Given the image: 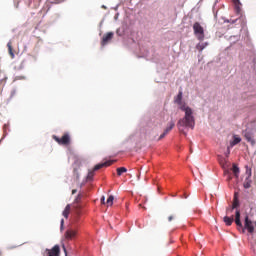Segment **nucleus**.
Instances as JSON below:
<instances>
[{
    "mask_svg": "<svg viewBox=\"0 0 256 256\" xmlns=\"http://www.w3.org/2000/svg\"><path fill=\"white\" fill-rule=\"evenodd\" d=\"M174 103L178 105L180 111H184L185 113L184 117L177 123L178 130L183 135H187L185 128L195 129V116H193V109L183 102V91H179L178 95L174 98Z\"/></svg>",
    "mask_w": 256,
    "mask_h": 256,
    "instance_id": "obj_1",
    "label": "nucleus"
},
{
    "mask_svg": "<svg viewBox=\"0 0 256 256\" xmlns=\"http://www.w3.org/2000/svg\"><path fill=\"white\" fill-rule=\"evenodd\" d=\"M194 35L197 37L198 41H203L205 39V30L199 22L193 24Z\"/></svg>",
    "mask_w": 256,
    "mask_h": 256,
    "instance_id": "obj_2",
    "label": "nucleus"
},
{
    "mask_svg": "<svg viewBox=\"0 0 256 256\" xmlns=\"http://www.w3.org/2000/svg\"><path fill=\"white\" fill-rule=\"evenodd\" d=\"M111 165H113V160H108V161H105V162H103V163L97 164V165L94 167L93 171H90V172L88 173L87 179H88L89 181H91V179H93V177H94V175H95L94 171H99V169H103V167H111Z\"/></svg>",
    "mask_w": 256,
    "mask_h": 256,
    "instance_id": "obj_3",
    "label": "nucleus"
},
{
    "mask_svg": "<svg viewBox=\"0 0 256 256\" xmlns=\"http://www.w3.org/2000/svg\"><path fill=\"white\" fill-rule=\"evenodd\" d=\"M245 229L251 235H253V233H255V222H253V220L249 219V215L245 216L244 228H242L243 233L245 232Z\"/></svg>",
    "mask_w": 256,
    "mask_h": 256,
    "instance_id": "obj_4",
    "label": "nucleus"
},
{
    "mask_svg": "<svg viewBox=\"0 0 256 256\" xmlns=\"http://www.w3.org/2000/svg\"><path fill=\"white\" fill-rule=\"evenodd\" d=\"M53 139L58 145H69L71 143V136L68 133L64 134L61 138L53 136Z\"/></svg>",
    "mask_w": 256,
    "mask_h": 256,
    "instance_id": "obj_5",
    "label": "nucleus"
},
{
    "mask_svg": "<svg viewBox=\"0 0 256 256\" xmlns=\"http://www.w3.org/2000/svg\"><path fill=\"white\" fill-rule=\"evenodd\" d=\"M77 229L70 227L66 230V232L64 233V237L66 239V241H73V239H75L77 237Z\"/></svg>",
    "mask_w": 256,
    "mask_h": 256,
    "instance_id": "obj_6",
    "label": "nucleus"
},
{
    "mask_svg": "<svg viewBox=\"0 0 256 256\" xmlns=\"http://www.w3.org/2000/svg\"><path fill=\"white\" fill-rule=\"evenodd\" d=\"M244 137H245L246 141L252 145V147H255L256 141L253 136V132L247 131V130L244 131Z\"/></svg>",
    "mask_w": 256,
    "mask_h": 256,
    "instance_id": "obj_7",
    "label": "nucleus"
},
{
    "mask_svg": "<svg viewBox=\"0 0 256 256\" xmlns=\"http://www.w3.org/2000/svg\"><path fill=\"white\" fill-rule=\"evenodd\" d=\"M48 252L47 256H60L61 255V248L59 245H55L52 249H46Z\"/></svg>",
    "mask_w": 256,
    "mask_h": 256,
    "instance_id": "obj_8",
    "label": "nucleus"
},
{
    "mask_svg": "<svg viewBox=\"0 0 256 256\" xmlns=\"http://www.w3.org/2000/svg\"><path fill=\"white\" fill-rule=\"evenodd\" d=\"M113 35H114L113 32H108V33L104 34L102 37L101 45L102 46L107 45V43H109V41H111V39H113Z\"/></svg>",
    "mask_w": 256,
    "mask_h": 256,
    "instance_id": "obj_9",
    "label": "nucleus"
},
{
    "mask_svg": "<svg viewBox=\"0 0 256 256\" xmlns=\"http://www.w3.org/2000/svg\"><path fill=\"white\" fill-rule=\"evenodd\" d=\"M235 223L237 227H240L241 229H243V223H241V212L239 210H236V213H235Z\"/></svg>",
    "mask_w": 256,
    "mask_h": 256,
    "instance_id": "obj_10",
    "label": "nucleus"
},
{
    "mask_svg": "<svg viewBox=\"0 0 256 256\" xmlns=\"http://www.w3.org/2000/svg\"><path fill=\"white\" fill-rule=\"evenodd\" d=\"M223 221L225 223V225H227L228 227H230V225H233V221H235V218H233V216L229 217V216H225L223 218Z\"/></svg>",
    "mask_w": 256,
    "mask_h": 256,
    "instance_id": "obj_11",
    "label": "nucleus"
},
{
    "mask_svg": "<svg viewBox=\"0 0 256 256\" xmlns=\"http://www.w3.org/2000/svg\"><path fill=\"white\" fill-rule=\"evenodd\" d=\"M7 47H8V53H9L11 59H15V53L13 52V43L8 42Z\"/></svg>",
    "mask_w": 256,
    "mask_h": 256,
    "instance_id": "obj_12",
    "label": "nucleus"
},
{
    "mask_svg": "<svg viewBox=\"0 0 256 256\" xmlns=\"http://www.w3.org/2000/svg\"><path fill=\"white\" fill-rule=\"evenodd\" d=\"M69 213H71V205H67L62 213L63 217H65V219H68L69 217Z\"/></svg>",
    "mask_w": 256,
    "mask_h": 256,
    "instance_id": "obj_13",
    "label": "nucleus"
},
{
    "mask_svg": "<svg viewBox=\"0 0 256 256\" xmlns=\"http://www.w3.org/2000/svg\"><path fill=\"white\" fill-rule=\"evenodd\" d=\"M241 1L240 0H234V6L236 13H241Z\"/></svg>",
    "mask_w": 256,
    "mask_h": 256,
    "instance_id": "obj_14",
    "label": "nucleus"
},
{
    "mask_svg": "<svg viewBox=\"0 0 256 256\" xmlns=\"http://www.w3.org/2000/svg\"><path fill=\"white\" fill-rule=\"evenodd\" d=\"M173 127H175V122L171 121V122H169V124L166 127V129L164 130V132L168 135V133L173 130Z\"/></svg>",
    "mask_w": 256,
    "mask_h": 256,
    "instance_id": "obj_15",
    "label": "nucleus"
},
{
    "mask_svg": "<svg viewBox=\"0 0 256 256\" xmlns=\"http://www.w3.org/2000/svg\"><path fill=\"white\" fill-rule=\"evenodd\" d=\"M232 173H234V176L236 178L239 177L240 170H239V167H237V164L232 165Z\"/></svg>",
    "mask_w": 256,
    "mask_h": 256,
    "instance_id": "obj_16",
    "label": "nucleus"
},
{
    "mask_svg": "<svg viewBox=\"0 0 256 256\" xmlns=\"http://www.w3.org/2000/svg\"><path fill=\"white\" fill-rule=\"evenodd\" d=\"M117 175H118V177H121L122 175H123V173H127V168H125V167H119V168H117Z\"/></svg>",
    "mask_w": 256,
    "mask_h": 256,
    "instance_id": "obj_17",
    "label": "nucleus"
},
{
    "mask_svg": "<svg viewBox=\"0 0 256 256\" xmlns=\"http://www.w3.org/2000/svg\"><path fill=\"white\" fill-rule=\"evenodd\" d=\"M251 178L250 177H247L246 179H245V181H244V189H250V187H251Z\"/></svg>",
    "mask_w": 256,
    "mask_h": 256,
    "instance_id": "obj_18",
    "label": "nucleus"
},
{
    "mask_svg": "<svg viewBox=\"0 0 256 256\" xmlns=\"http://www.w3.org/2000/svg\"><path fill=\"white\" fill-rule=\"evenodd\" d=\"M115 200V197L113 195H110L106 201L107 207H112L113 206V201Z\"/></svg>",
    "mask_w": 256,
    "mask_h": 256,
    "instance_id": "obj_19",
    "label": "nucleus"
},
{
    "mask_svg": "<svg viewBox=\"0 0 256 256\" xmlns=\"http://www.w3.org/2000/svg\"><path fill=\"white\" fill-rule=\"evenodd\" d=\"M238 143H241V138L234 136L233 141L230 143L231 147H235V145H238Z\"/></svg>",
    "mask_w": 256,
    "mask_h": 256,
    "instance_id": "obj_20",
    "label": "nucleus"
},
{
    "mask_svg": "<svg viewBox=\"0 0 256 256\" xmlns=\"http://www.w3.org/2000/svg\"><path fill=\"white\" fill-rule=\"evenodd\" d=\"M238 206H239V199L237 198V194H235L233 204H232V209H237Z\"/></svg>",
    "mask_w": 256,
    "mask_h": 256,
    "instance_id": "obj_21",
    "label": "nucleus"
},
{
    "mask_svg": "<svg viewBox=\"0 0 256 256\" xmlns=\"http://www.w3.org/2000/svg\"><path fill=\"white\" fill-rule=\"evenodd\" d=\"M207 45V43H199L197 44L196 49L201 52L203 49H205V47H207Z\"/></svg>",
    "mask_w": 256,
    "mask_h": 256,
    "instance_id": "obj_22",
    "label": "nucleus"
},
{
    "mask_svg": "<svg viewBox=\"0 0 256 256\" xmlns=\"http://www.w3.org/2000/svg\"><path fill=\"white\" fill-rule=\"evenodd\" d=\"M3 87H5V81L1 80V82H0V95H1V93H3Z\"/></svg>",
    "mask_w": 256,
    "mask_h": 256,
    "instance_id": "obj_23",
    "label": "nucleus"
},
{
    "mask_svg": "<svg viewBox=\"0 0 256 256\" xmlns=\"http://www.w3.org/2000/svg\"><path fill=\"white\" fill-rule=\"evenodd\" d=\"M74 175L76 179H79V170L77 168H74Z\"/></svg>",
    "mask_w": 256,
    "mask_h": 256,
    "instance_id": "obj_24",
    "label": "nucleus"
},
{
    "mask_svg": "<svg viewBox=\"0 0 256 256\" xmlns=\"http://www.w3.org/2000/svg\"><path fill=\"white\" fill-rule=\"evenodd\" d=\"M15 95H17V91L12 90L10 94V99H13Z\"/></svg>",
    "mask_w": 256,
    "mask_h": 256,
    "instance_id": "obj_25",
    "label": "nucleus"
},
{
    "mask_svg": "<svg viewBox=\"0 0 256 256\" xmlns=\"http://www.w3.org/2000/svg\"><path fill=\"white\" fill-rule=\"evenodd\" d=\"M81 201V194H78V196L75 199V203H79Z\"/></svg>",
    "mask_w": 256,
    "mask_h": 256,
    "instance_id": "obj_26",
    "label": "nucleus"
},
{
    "mask_svg": "<svg viewBox=\"0 0 256 256\" xmlns=\"http://www.w3.org/2000/svg\"><path fill=\"white\" fill-rule=\"evenodd\" d=\"M225 163H227V160H221V161H220V164H221L222 167H224V168H225Z\"/></svg>",
    "mask_w": 256,
    "mask_h": 256,
    "instance_id": "obj_27",
    "label": "nucleus"
},
{
    "mask_svg": "<svg viewBox=\"0 0 256 256\" xmlns=\"http://www.w3.org/2000/svg\"><path fill=\"white\" fill-rule=\"evenodd\" d=\"M100 201H101V204H102V205H105V196H102L101 199H100Z\"/></svg>",
    "mask_w": 256,
    "mask_h": 256,
    "instance_id": "obj_28",
    "label": "nucleus"
},
{
    "mask_svg": "<svg viewBox=\"0 0 256 256\" xmlns=\"http://www.w3.org/2000/svg\"><path fill=\"white\" fill-rule=\"evenodd\" d=\"M167 135V133H165V131L160 135L159 139H163L165 136Z\"/></svg>",
    "mask_w": 256,
    "mask_h": 256,
    "instance_id": "obj_29",
    "label": "nucleus"
},
{
    "mask_svg": "<svg viewBox=\"0 0 256 256\" xmlns=\"http://www.w3.org/2000/svg\"><path fill=\"white\" fill-rule=\"evenodd\" d=\"M62 249H63L65 255H67V248L65 247V245H62Z\"/></svg>",
    "mask_w": 256,
    "mask_h": 256,
    "instance_id": "obj_30",
    "label": "nucleus"
},
{
    "mask_svg": "<svg viewBox=\"0 0 256 256\" xmlns=\"http://www.w3.org/2000/svg\"><path fill=\"white\" fill-rule=\"evenodd\" d=\"M228 174V181H231V175H229V171H225Z\"/></svg>",
    "mask_w": 256,
    "mask_h": 256,
    "instance_id": "obj_31",
    "label": "nucleus"
},
{
    "mask_svg": "<svg viewBox=\"0 0 256 256\" xmlns=\"http://www.w3.org/2000/svg\"><path fill=\"white\" fill-rule=\"evenodd\" d=\"M75 193H77V189L72 190V195H75Z\"/></svg>",
    "mask_w": 256,
    "mask_h": 256,
    "instance_id": "obj_32",
    "label": "nucleus"
},
{
    "mask_svg": "<svg viewBox=\"0 0 256 256\" xmlns=\"http://www.w3.org/2000/svg\"><path fill=\"white\" fill-rule=\"evenodd\" d=\"M168 221H173V216H169Z\"/></svg>",
    "mask_w": 256,
    "mask_h": 256,
    "instance_id": "obj_33",
    "label": "nucleus"
},
{
    "mask_svg": "<svg viewBox=\"0 0 256 256\" xmlns=\"http://www.w3.org/2000/svg\"><path fill=\"white\" fill-rule=\"evenodd\" d=\"M65 223V220H61V227H63V224Z\"/></svg>",
    "mask_w": 256,
    "mask_h": 256,
    "instance_id": "obj_34",
    "label": "nucleus"
},
{
    "mask_svg": "<svg viewBox=\"0 0 256 256\" xmlns=\"http://www.w3.org/2000/svg\"><path fill=\"white\" fill-rule=\"evenodd\" d=\"M229 153H230V152H229V150H228V152H226V155H229Z\"/></svg>",
    "mask_w": 256,
    "mask_h": 256,
    "instance_id": "obj_35",
    "label": "nucleus"
},
{
    "mask_svg": "<svg viewBox=\"0 0 256 256\" xmlns=\"http://www.w3.org/2000/svg\"><path fill=\"white\" fill-rule=\"evenodd\" d=\"M229 153H230V152H229V150H228V152H226V155H229Z\"/></svg>",
    "mask_w": 256,
    "mask_h": 256,
    "instance_id": "obj_36",
    "label": "nucleus"
}]
</instances>
